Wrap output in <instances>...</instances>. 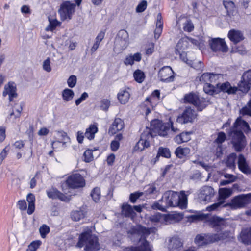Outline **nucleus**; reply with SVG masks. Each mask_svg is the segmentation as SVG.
Instances as JSON below:
<instances>
[{"mask_svg":"<svg viewBox=\"0 0 251 251\" xmlns=\"http://www.w3.org/2000/svg\"><path fill=\"white\" fill-rule=\"evenodd\" d=\"M240 129L246 133L251 131L248 123L242 120L241 117H238L228 133L233 147L238 152L242 151L247 144L245 136Z\"/></svg>","mask_w":251,"mask_h":251,"instance_id":"obj_1","label":"nucleus"},{"mask_svg":"<svg viewBox=\"0 0 251 251\" xmlns=\"http://www.w3.org/2000/svg\"><path fill=\"white\" fill-rule=\"evenodd\" d=\"M150 234V229L137 225L132 227L127 232L128 237L133 242L140 241L141 244L138 247H131L128 251H151L149 243L146 240H142L143 237H145Z\"/></svg>","mask_w":251,"mask_h":251,"instance_id":"obj_2","label":"nucleus"},{"mask_svg":"<svg viewBox=\"0 0 251 251\" xmlns=\"http://www.w3.org/2000/svg\"><path fill=\"white\" fill-rule=\"evenodd\" d=\"M159 202L165 203L167 208L178 206L184 209L187 206V196L184 191H181L180 194L177 192L167 191L164 193Z\"/></svg>","mask_w":251,"mask_h":251,"instance_id":"obj_3","label":"nucleus"},{"mask_svg":"<svg viewBox=\"0 0 251 251\" xmlns=\"http://www.w3.org/2000/svg\"><path fill=\"white\" fill-rule=\"evenodd\" d=\"M85 245L86 251H95L100 249L98 238L91 234L89 230L81 234L76 247L81 248Z\"/></svg>","mask_w":251,"mask_h":251,"instance_id":"obj_4","label":"nucleus"},{"mask_svg":"<svg viewBox=\"0 0 251 251\" xmlns=\"http://www.w3.org/2000/svg\"><path fill=\"white\" fill-rule=\"evenodd\" d=\"M229 236V232L225 231L215 234L204 235H198L195 238V242L199 246L213 243L220 240L225 239Z\"/></svg>","mask_w":251,"mask_h":251,"instance_id":"obj_5","label":"nucleus"},{"mask_svg":"<svg viewBox=\"0 0 251 251\" xmlns=\"http://www.w3.org/2000/svg\"><path fill=\"white\" fill-rule=\"evenodd\" d=\"M128 34L125 30H120L115 41L114 51L119 53L126 49L128 45Z\"/></svg>","mask_w":251,"mask_h":251,"instance_id":"obj_6","label":"nucleus"},{"mask_svg":"<svg viewBox=\"0 0 251 251\" xmlns=\"http://www.w3.org/2000/svg\"><path fill=\"white\" fill-rule=\"evenodd\" d=\"M251 202V194H241L234 197L231 200V202L226 204L229 205L232 209H237L246 206Z\"/></svg>","mask_w":251,"mask_h":251,"instance_id":"obj_7","label":"nucleus"},{"mask_svg":"<svg viewBox=\"0 0 251 251\" xmlns=\"http://www.w3.org/2000/svg\"><path fill=\"white\" fill-rule=\"evenodd\" d=\"M151 138L152 135L149 130L144 131L141 135L140 139L134 147V151H141L148 148L150 146V139Z\"/></svg>","mask_w":251,"mask_h":251,"instance_id":"obj_8","label":"nucleus"},{"mask_svg":"<svg viewBox=\"0 0 251 251\" xmlns=\"http://www.w3.org/2000/svg\"><path fill=\"white\" fill-rule=\"evenodd\" d=\"M66 184L72 188L83 187L85 185V181L83 176L79 174L70 176L66 181Z\"/></svg>","mask_w":251,"mask_h":251,"instance_id":"obj_9","label":"nucleus"},{"mask_svg":"<svg viewBox=\"0 0 251 251\" xmlns=\"http://www.w3.org/2000/svg\"><path fill=\"white\" fill-rule=\"evenodd\" d=\"M75 4L66 1L63 2L60 5L59 13L63 20L67 18L70 19L71 15L74 12Z\"/></svg>","mask_w":251,"mask_h":251,"instance_id":"obj_10","label":"nucleus"},{"mask_svg":"<svg viewBox=\"0 0 251 251\" xmlns=\"http://www.w3.org/2000/svg\"><path fill=\"white\" fill-rule=\"evenodd\" d=\"M215 194L214 189L209 186H204L199 191L198 199L200 201L209 202Z\"/></svg>","mask_w":251,"mask_h":251,"instance_id":"obj_11","label":"nucleus"},{"mask_svg":"<svg viewBox=\"0 0 251 251\" xmlns=\"http://www.w3.org/2000/svg\"><path fill=\"white\" fill-rule=\"evenodd\" d=\"M196 116V113L193 109L190 107H187L182 114L178 116L176 122L181 124L192 122L195 119Z\"/></svg>","mask_w":251,"mask_h":251,"instance_id":"obj_12","label":"nucleus"},{"mask_svg":"<svg viewBox=\"0 0 251 251\" xmlns=\"http://www.w3.org/2000/svg\"><path fill=\"white\" fill-rule=\"evenodd\" d=\"M211 49L213 51H227L228 48L224 39L217 38L212 39L209 42Z\"/></svg>","mask_w":251,"mask_h":251,"instance_id":"obj_13","label":"nucleus"},{"mask_svg":"<svg viewBox=\"0 0 251 251\" xmlns=\"http://www.w3.org/2000/svg\"><path fill=\"white\" fill-rule=\"evenodd\" d=\"M160 80L164 82H172L174 80V72L170 66H164L160 69L158 73Z\"/></svg>","mask_w":251,"mask_h":251,"instance_id":"obj_14","label":"nucleus"},{"mask_svg":"<svg viewBox=\"0 0 251 251\" xmlns=\"http://www.w3.org/2000/svg\"><path fill=\"white\" fill-rule=\"evenodd\" d=\"M51 135L57 140L52 142L51 145L53 149L57 148L61 143L64 145L69 140L67 134L63 131H54L51 132Z\"/></svg>","mask_w":251,"mask_h":251,"instance_id":"obj_15","label":"nucleus"},{"mask_svg":"<svg viewBox=\"0 0 251 251\" xmlns=\"http://www.w3.org/2000/svg\"><path fill=\"white\" fill-rule=\"evenodd\" d=\"M184 100L186 102L195 105L200 110H202L206 106L205 104L201 101L198 96L193 93L185 95Z\"/></svg>","mask_w":251,"mask_h":251,"instance_id":"obj_16","label":"nucleus"},{"mask_svg":"<svg viewBox=\"0 0 251 251\" xmlns=\"http://www.w3.org/2000/svg\"><path fill=\"white\" fill-rule=\"evenodd\" d=\"M221 77L222 75L219 74L206 73L203 74L199 79L201 83H203L205 85L210 84V83H216Z\"/></svg>","mask_w":251,"mask_h":251,"instance_id":"obj_17","label":"nucleus"},{"mask_svg":"<svg viewBox=\"0 0 251 251\" xmlns=\"http://www.w3.org/2000/svg\"><path fill=\"white\" fill-rule=\"evenodd\" d=\"M16 90L15 84L14 82H9L5 85L2 95L4 97L8 95L9 101H12L14 98L17 97Z\"/></svg>","mask_w":251,"mask_h":251,"instance_id":"obj_18","label":"nucleus"},{"mask_svg":"<svg viewBox=\"0 0 251 251\" xmlns=\"http://www.w3.org/2000/svg\"><path fill=\"white\" fill-rule=\"evenodd\" d=\"M210 225L218 232L222 230L226 226L225 219L217 216H213L209 220Z\"/></svg>","mask_w":251,"mask_h":251,"instance_id":"obj_19","label":"nucleus"},{"mask_svg":"<svg viewBox=\"0 0 251 251\" xmlns=\"http://www.w3.org/2000/svg\"><path fill=\"white\" fill-rule=\"evenodd\" d=\"M124 128V123L123 121L119 118H116L110 126L108 130V133L113 135L118 132L122 130Z\"/></svg>","mask_w":251,"mask_h":251,"instance_id":"obj_20","label":"nucleus"},{"mask_svg":"<svg viewBox=\"0 0 251 251\" xmlns=\"http://www.w3.org/2000/svg\"><path fill=\"white\" fill-rule=\"evenodd\" d=\"M216 86L217 89H219L218 93L223 91L227 92L229 94H233L236 92L238 89L236 87H232L228 82L223 83H217Z\"/></svg>","mask_w":251,"mask_h":251,"instance_id":"obj_21","label":"nucleus"},{"mask_svg":"<svg viewBox=\"0 0 251 251\" xmlns=\"http://www.w3.org/2000/svg\"><path fill=\"white\" fill-rule=\"evenodd\" d=\"M238 166L240 170L244 174H250L251 170L245 157L242 154L238 157Z\"/></svg>","mask_w":251,"mask_h":251,"instance_id":"obj_22","label":"nucleus"},{"mask_svg":"<svg viewBox=\"0 0 251 251\" xmlns=\"http://www.w3.org/2000/svg\"><path fill=\"white\" fill-rule=\"evenodd\" d=\"M129 88L121 90L117 95V98L122 104H125L127 103L130 97Z\"/></svg>","mask_w":251,"mask_h":251,"instance_id":"obj_23","label":"nucleus"},{"mask_svg":"<svg viewBox=\"0 0 251 251\" xmlns=\"http://www.w3.org/2000/svg\"><path fill=\"white\" fill-rule=\"evenodd\" d=\"M175 217V214L166 215L161 214L159 213H157L154 215L150 216V220L151 221L155 223L160 222L162 220H164L166 222H168V221L172 220Z\"/></svg>","mask_w":251,"mask_h":251,"instance_id":"obj_24","label":"nucleus"},{"mask_svg":"<svg viewBox=\"0 0 251 251\" xmlns=\"http://www.w3.org/2000/svg\"><path fill=\"white\" fill-rule=\"evenodd\" d=\"M228 36L230 40L235 43H238L244 39L243 33L240 31L235 29L230 30Z\"/></svg>","mask_w":251,"mask_h":251,"instance_id":"obj_25","label":"nucleus"},{"mask_svg":"<svg viewBox=\"0 0 251 251\" xmlns=\"http://www.w3.org/2000/svg\"><path fill=\"white\" fill-rule=\"evenodd\" d=\"M70 196H66L65 195L59 192L56 189H52L50 192H48V197L53 199L58 198L62 201H68L70 200Z\"/></svg>","mask_w":251,"mask_h":251,"instance_id":"obj_26","label":"nucleus"},{"mask_svg":"<svg viewBox=\"0 0 251 251\" xmlns=\"http://www.w3.org/2000/svg\"><path fill=\"white\" fill-rule=\"evenodd\" d=\"M162 16L160 13L157 15V20L156 23V28L154 30V38L157 39L160 37L163 29V22L162 21Z\"/></svg>","mask_w":251,"mask_h":251,"instance_id":"obj_27","label":"nucleus"},{"mask_svg":"<svg viewBox=\"0 0 251 251\" xmlns=\"http://www.w3.org/2000/svg\"><path fill=\"white\" fill-rule=\"evenodd\" d=\"M183 244L181 240L177 237H173L170 239L168 248L170 250L174 251L182 248Z\"/></svg>","mask_w":251,"mask_h":251,"instance_id":"obj_28","label":"nucleus"},{"mask_svg":"<svg viewBox=\"0 0 251 251\" xmlns=\"http://www.w3.org/2000/svg\"><path fill=\"white\" fill-rule=\"evenodd\" d=\"M233 191L231 188H222L219 190V199L221 202L229 198L232 194Z\"/></svg>","mask_w":251,"mask_h":251,"instance_id":"obj_29","label":"nucleus"},{"mask_svg":"<svg viewBox=\"0 0 251 251\" xmlns=\"http://www.w3.org/2000/svg\"><path fill=\"white\" fill-rule=\"evenodd\" d=\"M26 201L28 203L27 212L29 215H31L35 210V196L32 193L28 194L26 196Z\"/></svg>","mask_w":251,"mask_h":251,"instance_id":"obj_30","label":"nucleus"},{"mask_svg":"<svg viewBox=\"0 0 251 251\" xmlns=\"http://www.w3.org/2000/svg\"><path fill=\"white\" fill-rule=\"evenodd\" d=\"M241 241L246 244H251V228L245 229L240 233Z\"/></svg>","mask_w":251,"mask_h":251,"instance_id":"obj_31","label":"nucleus"},{"mask_svg":"<svg viewBox=\"0 0 251 251\" xmlns=\"http://www.w3.org/2000/svg\"><path fill=\"white\" fill-rule=\"evenodd\" d=\"M141 54L140 53H136L133 55L130 54L127 56L124 60V63L126 65H132L134 61L139 62L141 60Z\"/></svg>","mask_w":251,"mask_h":251,"instance_id":"obj_32","label":"nucleus"},{"mask_svg":"<svg viewBox=\"0 0 251 251\" xmlns=\"http://www.w3.org/2000/svg\"><path fill=\"white\" fill-rule=\"evenodd\" d=\"M98 128L96 125H91L89 127L86 129L85 133V136L89 140L93 139L95 137V134L98 132Z\"/></svg>","mask_w":251,"mask_h":251,"instance_id":"obj_33","label":"nucleus"},{"mask_svg":"<svg viewBox=\"0 0 251 251\" xmlns=\"http://www.w3.org/2000/svg\"><path fill=\"white\" fill-rule=\"evenodd\" d=\"M236 157V154L234 153H232L228 155L225 160L226 166L232 170H235L236 168L235 161Z\"/></svg>","mask_w":251,"mask_h":251,"instance_id":"obj_34","label":"nucleus"},{"mask_svg":"<svg viewBox=\"0 0 251 251\" xmlns=\"http://www.w3.org/2000/svg\"><path fill=\"white\" fill-rule=\"evenodd\" d=\"M122 213L125 216L133 218L135 213L133 207L128 204H123L122 205Z\"/></svg>","mask_w":251,"mask_h":251,"instance_id":"obj_35","label":"nucleus"},{"mask_svg":"<svg viewBox=\"0 0 251 251\" xmlns=\"http://www.w3.org/2000/svg\"><path fill=\"white\" fill-rule=\"evenodd\" d=\"M86 212L81 209L74 210L71 213V219L74 221H80L84 218Z\"/></svg>","mask_w":251,"mask_h":251,"instance_id":"obj_36","label":"nucleus"},{"mask_svg":"<svg viewBox=\"0 0 251 251\" xmlns=\"http://www.w3.org/2000/svg\"><path fill=\"white\" fill-rule=\"evenodd\" d=\"M175 153L177 157L182 158L190 154V149L188 147L183 148L180 146L176 149Z\"/></svg>","mask_w":251,"mask_h":251,"instance_id":"obj_37","label":"nucleus"},{"mask_svg":"<svg viewBox=\"0 0 251 251\" xmlns=\"http://www.w3.org/2000/svg\"><path fill=\"white\" fill-rule=\"evenodd\" d=\"M191 139L190 132H183L176 136L174 138L175 142L177 144H181L183 142H186Z\"/></svg>","mask_w":251,"mask_h":251,"instance_id":"obj_38","label":"nucleus"},{"mask_svg":"<svg viewBox=\"0 0 251 251\" xmlns=\"http://www.w3.org/2000/svg\"><path fill=\"white\" fill-rule=\"evenodd\" d=\"M160 156L167 158H170L171 157V152L169 149L163 147L159 148L154 163L158 160Z\"/></svg>","mask_w":251,"mask_h":251,"instance_id":"obj_39","label":"nucleus"},{"mask_svg":"<svg viewBox=\"0 0 251 251\" xmlns=\"http://www.w3.org/2000/svg\"><path fill=\"white\" fill-rule=\"evenodd\" d=\"M205 84L203 86V90L204 91L209 95H212L214 94L218 93V90L217 89V86H214L213 84Z\"/></svg>","mask_w":251,"mask_h":251,"instance_id":"obj_40","label":"nucleus"},{"mask_svg":"<svg viewBox=\"0 0 251 251\" xmlns=\"http://www.w3.org/2000/svg\"><path fill=\"white\" fill-rule=\"evenodd\" d=\"M74 95L73 91L69 88L65 89L62 92L63 99L65 101L71 100L73 99Z\"/></svg>","mask_w":251,"mask_h":251,"instance_id":"obj_41","label":"nucleus"},{"mask_svg":"<svg viewBox=\"0 0 251 251\" xmlns=\"http://www.w3.org/2000/svg\"><path fill=\"white\" fill-rule=\"evenodd\" d=\"M135 80L138 83H142L145 78V75L144 72L140 70H136L133 74Z\"/></svg>","mask_w":251,"mask_h":251,"instance_id":"obj_42","label":"nucleus"},{"mask_svg":"<svg viewBox=\"0 0 251 251\" xmlns=\"http://www.w3.org/2000/svg\"><path fill=\"white\" fill-rule=\"evenodd\" d=\"M187 39L183 38L179 40L176 47V52H180L183 51L187 47L188 44L187 43Z\"/></svg>","mask_w":251,"mask_h":251,"instance_id":"obj_43","label":"nucleus"},{"mask_svg":"<svg viewBox=\"0 0 251 251\" xmlns=\"http://www.w3.org/2000/svg\"><path fill=\"white\" fill-rule=\"evenodd\" d=\"M22 111V108L21 105L15 104L13 109V111L10 114V118L15 119L19 117L21 115V112Z\"/></svg>","mask_w":251,"mask_h":251,"instance_id":"obj_44","label":"nucleus"},{"mask_svg":"<svg viewBox=\"0 0 251 251\" xmlns=\"http://www.w3.org/2000/svg\"><path fill=\"white\" fill-rule=\"evenodd\" d=\"M42 244L40 240H35L31 242L28 246L26 251H36Z\"/></svg>","mask_w":251,"mask_h":251,"instance_id":"obj_45","label":"nucleus"},{"mask_svg":"<svg viewBox=\"0 0 251 251\" xmlns=\"http://www.w3.org/2000/svg\"><path fill=\"white\" fill-rule=\"evenodd\" d=\"M50 24L48 25V31H53L57 27L60 26L61 23L58 21L56 19H49Z\"/></svg>","mask_w":251,"mask_h":251,"instance_id":"obj_46","label":"nucleus"},{"mask_svg":"<svg viewBox=\"0 0 251 251\" xmlns=\"http://www.w3.org/2000/svg\"><path fill=\"white\" fill-rule=\"evenodd\" d=\"M251 86V84H249V83L244 81L242 78V80L238 84V89L240 91L244 93H247L250 89Z\"/></svg>","mask_w":251,"mask_h":251,"instance_id":"obj_47","label":"nucleus"},{"mask_svg":"<svg viewBox=\"0 0 251 251\" xmlns=\"http://www.w3.org/2000/svg\"><path fill=\"white\" fill-rule=\"evenodd\" d=\"M169 127L170 123L160 125L159 126L158 134L163 137L166 136L168 131L169 130Z\"/></svg>","mask_w":251,"mask_h":251,"instance_id":"obj_48","label":"nucleus"},{"mask_svg":"<svg viewBox=\"0 0 251 251\" xmlns=\"http://www.w3.org/2000/svg\"><path fill=\"white\" fill-rule=\"evenodd\" d=\"M91 195L95 202H98L101 197L100 189L98 187L94 188L91 192Z\"/></svg>","mask_w":251,"mask_h":251,"instance_id":"obj_49","label":"nucleus"},{"mask_svg":"<svg viewBox=\"0 0 251 251\" xmlns=\"http://www.w3.org/2000/svg\"><path fill=\"white\" fill-rule=\"evenodd\" d=\"M146 194H155L158 195L159 194V190L157 189L156 185L154 184L149 185L145 191Z\"/></svg>","mask_w":251,"mask_h":251,"instance_id":"obj_50","label":"nucleus"},{"mask_svg":"<svg viewBox=\"0 0 251 251\" xmlns=\"http://www.w3.org/2000/svg\"><path fill=\"white\" fill-rule=\"evenodd\" d=\"M240 112L243 115H248L251 116V100L248 102L246 106L240 110Z\"/></svg>","mask_w":251,"mask_h":251,"instance_id":"obj_51","label":"nucleus"},{"mask_svg":"<svg viewBox=\"0 0 251 251\" xmlns=\"http://www.w3.org/2000/svg\"><path fill=\"white\" fill-rule=\"evenodd\" d=\"M223 203V202H221V201H220L219 202L214 203L211 205L208 206L206 208V210L208 211H212L218 210L219 208L222 207H226L227 206L226 204L222 206Z\"/></svg>","mask_w":251,"mask_h":251,"instance_id":"obj_52","label":"nucleus"},{"mask_svg":"<svg viewBox=\"0 0 251 251\" xmlns=\"http://www.w3.org/2000/svg\"><path fill=\"white\" fill-rule=\"evenodd\" d=\"M194 26L193 23L190 20H186L183 24V29L184 31L190 32L194 29Z\"/></svg>","mask_w":251,"mask_h":251,"instance_id":"obj_53","label":"nucleus"},{"mask_svg":"<svg viewBox=\"0 0 251 251\" xmlns=\"http://www.w3.org/2000/svg\"><path fill=\"white\" fill-rule=\"evenodd\" d=\"M84 161L86 162H90L93 160L92 151L90 150H86L83 154Z\"/></svg>","mask_w":251,"mask_h":251,"instance_id":"obj_54","label":"nucleus"},{"mask_svg":"<svg viewBox=\"0 0 251 251\" xmlns=\"http://www.w3.org/2000/svg\"><path fill=\"white\" fill-rule=\"evenodd\" d=\"M110 105V101L107 99H104L100 101V107L104 111H107Z\"/></svg>","mask_w":251,"mask_h":251,"instance_id":"obj_55","label":"nucleus"},{"mask_svg":"<svg viewBox=\"0 0 251 251\" xmlns=\"http://www.w3.org/2000/svg\"><path fill=\"white\" fill-rule=\"evenodd\" d=\"M151 208L153 209H158L162 211H165L166 209L167 208L166 206H165V204L159 203V202H154L152 205Z\"/></svg>","mask_w":251,"mask_h":251,"instance_id":"obj_56","label":"nucleus"},{"mask_svg":"<svg viewBox=\"0 0 251 251\" xmlns=\"http://www.w3.org/2000/svg\"><path fill=\"white\" fill-rule=\"evenodd\" d=\"M77 81L76 76L74 75H71L67 80V84L69 87L73 88L76 85Z\"/></svg>","mask_w":251,"mask_h":251,"instance_id":"obj_57","label":"nucleus"},{"mask_svg":"<svg viewBox=\"0 0 251 251\" xmlns=\"http://www.w3.org/2000/svg\"><path fill=\"white\" fill-rule=\"evenodd\" d=\"M147 2L146 0H142L136 7V11L140 13L144 11L147 8Z\"/></svg>","mask_w":251,"mask_h":251,"instance_id":"obj_58","label":"nucleus"},{"mask_svg":"<svg viewBox=\"0 0 251 251\" xmlns=\"http://www.w3.org/2000/svg\"><path fill=\"white\" fill-rule=\"evenodd\" d=\"M226 139V136L223 132H220L218 134V137L215 140V142L218 144H221Z\"/></svg>","mask_w":251,"mask_h":251,"instance_id":"obj_59","label":"nucleus"},{"mask_svg":"<svg viewBox=\"0 0 251 251\" xmlns=\"http://www.w3.org/2000/svg\"><path fill=\"white\" fill-rule=\"evenodd\" d=\"M242 78L244 81L249 83V84H251V71L249 70L245 72Z\"/></svg>","mask_w":251,"mask_h":251,"instance_id":"obj_60","label":"nucleus"},{"mask_svg":"<svg viewBox=\"0 0 251 251\" xmlns=\"http://www.w3.org/2000/svg\"><path fill=\"white\" fill-rule=\"evenodd\" d=\"M223 176L227 180H228V181L231 183L235 181L237 178V177L236 176L228 173L224 174Z\"/></svg>","mask_w":251,"mask_h":251,"instance_id":"obj_61","label":"nucleus"},{"mask_svg":"<svg viewBox=\"0 0 251 251\" xmlns=\"http://www.w3.org/2000/svg\"><path fill=\"white\" fill-rule=\"evenodd\" d=\"M39 232L42 238H45L47 233V225L46 224L43 225L39 228Z\"/></svg>","mask_w":251,"mask_h":251,"instance_id":"obj_62","label":"nucleus"},{"mask_svg":"<svg viewBox=\"0 0 251 251\" xmlns=\"http://www.w3.org/2000/svg\"><path fill=\"white\" fill-rule=\"evenodd\" d=\"M191 64H189L191 65L192 67L195 68L196 70H201L202 68L203 67L201 61H198V62H192L191 60L190 61Z\"/></svg>","mask_w":251,"mask_h":251,"instance_id":"obj_63","label":"nucleus"},{"mask_svg":"<svg viewBox=\"0 0 251 251\" xmlns=\"http://www.w3.org/2000/svg\"><path fill=\"white\" fill-rule=\"evenodd\" d=\"M142 195V193H132L130 195V200L131 202L135 203L136 200Z\"/></svg>","mask_w":251,"mask_h":251,"instance_id":"obj_64","label":"nucleus"}]
</instances>
